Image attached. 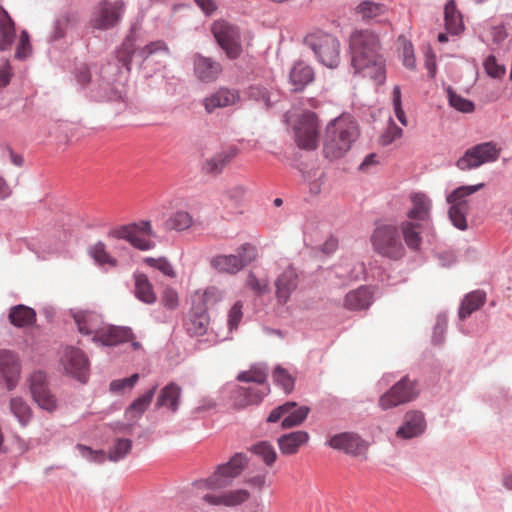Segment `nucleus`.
Segmentation results:
<instances>
[{
	"label": "nucleus",
	"mask_w": 512,
	"mask_h": 512,
	"mask_svg": "<svg viewBox=\"0 0 512 512\" xmlns=\"http://www.w3.org/2000/svg\"><path fill=\"white\" fill-rule=\"evenodd\" d=\"M248 464L243 453H236L227 463L218 465L213 474L193 483L195 495L211 506L236 507L251 496L246 489L223 490L230 486Z\"/></svg>",
	"instance_id": "nucleus-1"
},
{
	"label": "nucleus",
	"mask_w": 512,
	"mask_h": 512,
	"mask_svg": "<svg viewBox=\"0 0 512 512\" xmlns=\"http://www.w3.org/2000/svg\"><path fill=\"white\" fill-rule=\"evenodd\" d=\"M349 48L355 72L383 83L385 70L379 36L368 29L355 30L349 37Z\"/></svg>",
	"instance_id": "nucleus-2"
},
{
	"label": "nucleus",
	"mask_w": 512,
	"mask_h": 512,
	"mask_svg": "<svg viewBox=\"0 0 512 512\" xmlns=\"http://www.w3.org/2000/svg\"><path fill=\"white\" fill-rule=\"evenodd\" d=\"M359 136L357 121L349 115L332 120L325 129L323 154L333 161L342 158Z\"/></svg>",
	"instance_id": "nucleus-3"
},
{
	"label": "nucleus",
	"mask_w": 512,
	"mask_h": 512,
	"mask_svg": "<svg viewBox=\"0 0 512 512\" xmlns=\"http://www.w3.org/2000/svg\"><path fill=\"white\" fill-rule=\"evenodd\" d=\"M304 43L322 65L332 69L339 65L341 43L336 36L317 30L306 35Z\"/></svg>",
	"instance_id": "nucleus-4"
},
{
	"label": "nucleus",
	"mask_w": 512,
	"mask_h": 512,
	"mask_svg": "<svg viewBox=\"0 0 512 512\" xmlns=\"http://www.w3.org/2000/svg\"><path fill=\"white\" fill-rule=\"evenodd\" d=\"M371 244L375 253L392 261L402 259L406 254L399 229L395 225L383 224L374 230Z\"/></svg>",
	"instance_id": "nucleus-5"
},
{
	"label": "nucleus",
	"mask_w": 512,
	"mask_h": 512,
	"mask_svg": "<svg viewBox=\"0 0 512 512\" xmlns=\"http://www.w3.org/2000/svg\"><path fill=\"white\" fill-rule=\"evenodd\" d=\"M108 235L115 239H123L129 242L134 248L141 251H148L155 247L151 240L154 236L150 221H140L128 225L113 228Z\"/></svg>",
	"instance_id": "nucleus-6"
},
{
	"label": "nucleus",
	"mask_w": 512,
	"mask_h": 512,
	"mask_svg": "<svg viewBox=\"0 0 512 512\" xmlns=\"http://www.w3.org/2000/svg\"><path fill=\"white\" fill-rule=\"evenodd\" d=\"M501 147L493 141L483 142L467 149L456 163L460 170H472L498 160Z\"/></svg>",
	"instance_id": "nucleus-7"
},
{
	"label": "nucleus",
	"mask_w": 512,
	"mask_h": 512,
	"mask_svg": "<svg viewBox=\"0 0 512 512\" xmlns=\"http://www.w3.org/2000/svg\"><path fill=\"white\" fill-rule=\"evenodd\" d=\"M213 36L230 59H237L242 53L238 27L224 20L215 21L211 27Z\"/></svg>",
	"instance_id": "nucleus-8"
},
{
	"label": "nucleus",
	"mask_w": 512,
	"mask_h": 512,
	"mask_svg": "<svg viewBox=\"0 0 512 512\" xmlns=\"http://www.w3.org/2000/svg\"><path fill=\"white\" fill-rule=\"evenodd\" d=\"M29 389L33 401L39 408L48 413H54L58 409V400L50 390L47 376L43 371H35L30 375Z\"/></svg>",
	"instance_id": "nucleus-9"
},
{
	"label": "nucleus",
	"mask_w": 512,
	"mask_h": 512,
	"mask_svg": "<svg viewBox=\"0 0 512 512\" xmlns=\"http://www.w3.org/2000/svg\"><path fill=\"white\" fill-rule=\"evenodd\" d=\"M309 413L310 408L308 406H299L294 401H288L274 408L270 412L267 421L270 423H276L282 419L281 428L290 429L303 424Z\"/></svg>",
	"instance_id": "nucleus-10"
},
{
	"label": "nucleus",
	"mask_w": 512,
	"mask_h": 512,
	"mask_svg": "<svg viewBox=\"0 0 512 512\" xmlns=\"http://www.w3.org/2000/svg\"><path fill=\"white\" fill-rule=\"evenodd\" d=\"M417 396L418 391L415 382L404 377L379 398L378 404L382 410H388L410 402Z\"/></svg>",
	"instance_id": "nucleus-11"
},
{
	"label": "nucleus",
	"mask_w": 512,
	"mask_h": 512,
	"mask_svg": "<svg viewBox=\"0 0 512 512\" xmlns=\"http://www.w3.org/2000/svg\"><path fill=\"white\" fill-rule=\"evenodd\" d=\"M318 121L315 113L304 112L294 127L295 141L302 149L313 150L318 145Z\"/></svg>",
	"instance_id": "nucleus-12"
},
{
	"label": "nucleus",
	"mask_w": 512,
	"mask_h": 512,
	"mask_svg": "<svg viewBox=\"0 0 512 512\" xmlns=\"http://www.w3.org/2000/svg\"><path fill=\"white\" fill-rule=\"evenodd\" d=\"M124 2L102 1L93 12L90 24L93 28L99 30H108L113 28L120 21L124 12Z\"/></svg>",
	"instance_id": "nucleus-13"
},
{
	"label": "nucleus",
	"mask_w": 512,
	"mask_h": 512,
	"mask_svg": "<svg viewBox=\"0 0 512 512\" xmlns=\"http://www.w3.org/2000/svg\"><path fill=\"white\" fill-rule=\"evenodd\" d=\"M21 361L17 353L11 350H0V381L8 390H13L20 379Z\"/></svg>",
	"instance_id": "nucleus-14"
},
{
	"label": "nucleus",
	"mask_w": 512,
	"mask_h": 512,
	"mask_svg": "<svg viewBox=\"0 0 512 512\" xmlns=\"http://www.w3.org/2000/svg\"><path fill=\"white\" fill-rule=\"evenodd\" d=\"M65 371L81 382H86L89 373V363L85 354L74 347L65 349L61 358Z\"/></svg>",
	"instance_id": "nucleus-15"
},
{
	"label": "nucleus",
	"mask_w": 512,
	"mask_h": 512,
	"mask_svg": "<svg viewBox=\"0 0 512 512\" xmlns=\"http://www.w3.org/2000/svg\"><path fill=\"white\" fill-rule=\"evenodd\" d=\"M329 446L353 457L365 456L368 449L367 443L357 434L351 432H343L332 436L329 440Z\"/></svg>",
	"instance_id": "nucleus-16"
},
{
	"label": "nucleus",
	"mask_w": 512,
	"mask_h": 512,
	"mask_svg": "<svg viewBox=\"0 0 512 512\" xmlns=\"http://www.w3.org/2000/svg\"><path fill=\"white\" fill-rule=\"evenodd\" d=\"M299 276L294 267L289 265L275 279V297L279 304H286L297 289Z\"/></svg>",
	"instance_id": "nucleus-17"
},
{
	"label": "nucleus",
	"mask_w": 512,
	"mask_h": 512,
	"mask_svg": "<svg viewBox=\"0 0 512 512\" xmlns=\"http://www.w3.org/2000/svg\"><path fill=\"white\" fill-rule=\"evenodd\" d=\"M241 100L240 92L237 89L221 87L214 93L205 97L202 101L205 111L213 113L216 109H223L239 103Z\"/></svg>",
	"instance_id": "nucleus-18"
},
{
	"label": "nucleus",
	"mask_w": 512,
	"mask_h": 512,
	"mask_svg": "<svg viewBox=\"0 0 512 512\" xmlns=\"http://www.w3.org/2000/svg\"><path fill=\"white\" fill-rule=\"evenodd\" d=\"M221 72L222 66L218 61L199 54L194 56V73L201 82H214Z\"/></svg>",
	"instance_id": "nucleus-19"
},
{
	"label": "nucleus",
	"mask_w": 512,
	"mask_h": 512,
	"mask_svg": "<svg viewBox=\"0 0 512 512\" xmlns=\"http://www.w3.org/2000/svg\"><path fill=\"white\" fill-rule=\"evenodd\" d=\"M156 389L157 386H153L149 391L135 399L129 405V407L125 411V417L131 423L122 425L119 429L120 432L131 430L133 423L136 422L142 416V414L150 405L155 395Z\"/></svg>",
	"instance_id": "nucleus-20"
},
{
	"label": "nucleus",
	"mask_w": 512,
	"mask_h": 512,
	"mask_svg": "<svg viewBox=\"0 0 512 512\" xmlns=\"http://www.w3.org/2000/svg\"><path fill=\"white\" fill-rule=\"evenodd\" d=\"M132 339L133 333L130 328L105 325L94 342L104 346H114L123 342L132 341Z\"/></svg>",
	"instance_id": "nucleus-21"
},
{
	"label": "nucleus",
	"mask_w": 512,
	"mask_h": 512,
	"mask_svg": "<svg viewBox=\"0 0 512 512\" xmlns=\"http://www.w3.org/2000/svg\"><path fill=\"white\" fill-rule=\"evenodd\" d=\"M74 320L79 332L84 335H91L93 341L103 328L101 317L94 312H78L74 314Z\"/></svg>",
	"instance_id": "nucleus-22"
},
{
	"label": "nucleus",
	"mask_w": 512,
	"mask_h": 512,
	"mask_svg": "<svg viewBox=\"0 0 512 512\" xmlns=\"http://www.w3.org/2000/svg\"><path fill=\"white\" fill-rule=\"evenodd\" d=\"M412 207L407 212V220L424 222L429 220L431 211V200L423 193H413L410 196Z\"/></svg>",
	"instance_id": "nucleus-23"
},
{
	"label": "nucleus",
	"mask_w": 512,
	"mask_h": 512,
	"mask_svg": "<svg viewBox=\"0 0 512 512\" xmlns=\"http://www.w3.org/2000/svg\"><path fill=\"white\" fill-rule=\"evenodd\" d=\"M425 429V420L421 412L409 411L405 414L404 423L397 430V436L410 439L420 435Z\"/></svg>",
	"instance_id": "nucleus-24"
},
{
	"label": "nucleus",
	"mask_w": 512,
	"mask_h": 512,
	"mask_svg": "<svg viewBox=\"0 0 512 512\" xmlns=\"http://www.w3.org/2000/svg\"><path fill=\"white\" fill-rule=\"evenodd\" d=\"M373 302V292L367 286H361L348 292L344 298V307L351 311L367 309Z\"/></svg>",
	"instance_id": "nucleus-25"
},
{
	"label": "nucleus",
	"mask_w": 512,
	"mask_h": 512,
	"mask_svg": "<svg viewBox=\"0 0 512 512\" xmlns=\"http://www.w3.org/2000/svg\"><path fill=\"white\" fill-rule=\"evenodd\" d=\"M309 438L308 432L299 430L280 436L277 443L283 455H294L309 441Z\"/></svg>",
	"instance_id": "nucleus-26"
},
{
	"label": "nucleus",
	"mask_w": 512,
	"mask_h": 512,
	"mask_svg": "<svg viewBox=\"0 0 512 512\" xmlns=\"http://www.w3.org/2000/svg\"><path fill=\"white\" fill-rule=\"evenodd\" d=\"M186 331L192 336L204 335L209 325V316L204 307L193 304L189 318L185 322Z\"/></svg>",
	"instance_id": "nucleus-27"
},
{
	"label": "nucleus",
	"mask_w": 512,
	"mask_h": 512,
	"mask_svg": "<svg viewBox=\"0 0 512 512\" xmlns=\"http://www.w3.org/2000/svg\"><path fill=\"white\" fill-rule=\"evenodd\" d=\"M399 232L401 231L405 245L413 250L417 251L420 249L422 243V224L419 222L404 220L400 223Z\"/></svg>",
	"instance_id": "nucleus-28"
},
{
	"label": "nucleus",
	"mask_w": 512,
	"mask_h": 512,
	"mask_svg": "<svg viewBox=\"0 0 512 512\" xmlns=\"http://www.w3.org/2000/svg\"><path fill=\"white\" fill-rule=\"evenodd\" d=\"M314 80V71L304 62H297L290 71L289 82L293 91L303 90Z\"/></svg>",
	"instance_id": "nucleus-29"
},
{
	"label": "nucleus",
	"mask_w": 512,
	"mask_h": 512,
	"mask_svg": "<svg viewBox=\"0 0 512 512\" xmlns=\"http://www.w3.org/2000/svg\"><path fill=\"white\" fill-rule=\"evenodd\" d=\"M269 389L265 390L237 387L233 390L234 404L238 408H244L249 405L258 404L263 397L268 393Z\"/></svg>",
	"instance_id": "nucleus-30"
},
{
	"label": "nucleus",
	"mask_w": 512,
	"mask_h": 512,
	"mask_svg": "<svg viewBox=\"0 0 512 512\" xmlns=\"http://www.w3.org/2000/svg\"><path fill=\"white\" fill-rule=\"evenodd\" d=\"M237 155L236 148H229L216 153L207 159L203 164V170L207 174L217 175L223 171L225 166Z\"/></svg>",
	"instance_id": "nucleus-31"
},
{
	"label": "nucleus",
	"mask_w": 512,
	"mask_h": 512,
	"mask_svg": "<svg viewBox=\"0 0 512 512\" xmlns=\"http://www.w3.org/2000/svg\"><path fill=\"white\" fill-rule=\"evenodd\" d=\"M180 396V386L171 382L161 389L156 405L157 407H167L172 412H176L180 404Z\"/></svg>",
	"instance_id": "nucleus-32"
},
{
	"label": "nucleus",
	"mask_w": 512,
	"mask_h": 512,
	"mask_svg": "<svg viewBox=\"0 0 512 512\" xmlns=\"http://www.w3.org/2000/svg\"><path fill=\"white\" fill-rule=\"evenodd\" d=\"M134 281V293L136 298L146 304L155 303L157 296L148 277L143 273H135Z\"/></svg>",
	"instance_id": "nucleus-33"
},
{
	"label": "nucleus",
	"mask_w": 512,
	"mask_h": 512,
	"mask_svg": "<svg viewBox=\"0 0 512 512\" xmlns=\"http://www.w3.org/2000/svg\"><path fill=\"white\" fill-rule=\"evenodd\" d=\"M486 302V293L482 290H475L468 293L462 300L459 308V318L464 320L473 312L480 309Z\"/></svg>",
	"instance_id": "nucleus-34"
},
{
	"label": "nucleus",
	"mask_w": 512,
	"mask_h": 512,
	"mask_svg": "<svg viewBox=\"0 0 512 512\" xmlns=\"http://www.w3.org/2000/svg\"><path fill=\"white\" fill-rule=\"evenodd\" d=\"M444 20L446 30L450 34L458 35L464 30L462 15L453 0H449L445 5Z\"/></svg>",
	"instance_id": "nucleus-35"
},
{
	"label": "nucleus",
	"mask_w": 512,
	"mask_h": 512,
	"mask_svg": "<svg viewBox=\"0 0 512 512\" xmlns=\"http://www.w3.org/2000/svg\"><path fill=\"white\" fill-rule=\"evenodd\" d=\"M9 409L21 427H27L31 423L33 410L22 397H12L9 401Z\"/></svg>",
	"instance_id": "nucleus-36"
},
{
	"label": "nucleus",
	"mask_w": 512,
	"mask_h": 512,
	"mask_svg": "<svg viewBox=\"0 0 512 512\" xmlns=\"http://www.w3.org/2000/svg\"><path fill=\"white\" fill-rule=\"evenodd\" d=\"M484 187V183L460 186L453 190L446 198L450 206L469 209L467 198Z\"/></svg>",
	"instance_id": "nucleus-37"
},
{
	"label": "nucleus",
	"mask_w": 512,
	"mask_h": 512,
	"mask_svg": "<svg viewBox=\"0 0 512 512\" xmlns=\"http://www.w3.org/2000/svg\"><path fill=\"white\" fill-rule=\"evenodd\" d=\"M210 264L218 272L232 275L243 269L240 258L235 254L217 255L211 259Z\"/></svg>",
	"instance_id": "nucleus-38"
},
{
	"label": "nucleus",
	"mask_w": 512,
	"mask_h": 512,
	"mask_svg": "<svg viewBox=\"0 0 512 512\" xmlns=\"http://www.w3.org/2000/svg\"><path fill=\"white\" fill-rule=\"evenodd\" d=\"M15 39L14 22L8 13L2 9L0 14V51L11 47Z\"/></svg>",
	"instance_id": "nucleus-39"
},
{
	"label": "nucleus",
	"mask_w": 512,
	"mask_h": 512,
	"mask_svg": "<svg viewBox=\"0 0 512 512\" xmlns=\"http://www.w3.org/2000/svg\"><path fill=\"white\" fill-rule=\"evenodd\" d=\"M355 11L363 20H372L386 15L387 7L382 3L366 0L360 2Z\"/></svg>",
	"instance_id": "nucleus-40"
},
{
	"label": "nucleus",
	"mask_w": 512,
	"mask_h": 512,
	"mask_svg": "<svg viewBox=\"0 0 512 512\" xmlns=\"http://www.w3.org/2000/svg\"><path fill=\"white\" fill-rule=\"evenodd\" d=\"M9 319L14 326L25 327L35 322L36 313L32 308L18 305L10 310Z\"/></svg>",
	"instance_id": "nucleus-41"
},
{
	"label": "nucleus",
	"mask_w": 512,
	"mask_h": 512,
	"mask_svg": "<svg viewBox=\"0 0 512 512\" xmlns=\"http://www.w3.org/2000/svg\"><path fill=\"white\" fill-rule=\"evenodd\" d=\"M224 299V292L218 287L210 286L207 287L203 293L197 292L193 298V304L198 307H204L207 309L208 306H213Z\"/></svg>",
	"instance_id": "nucleus-42"
},
{
	"label": "nucleus",
	"mask_w": 512,
	"mask_h": 512,
	"mask_svg": "<svg viewBox=\"0 0 512 512\" xmlns=\"http://www.w3.org/2000/svg\"><path fill=\"white\" fill-rule=\"evenodd\" d=\"M193 225V217L184 210H178L172 213L165 221L167 230L185 231Z\"/></svg>",
	"instance_id": "nucleus-43"
},
{
	"label": "nucleus",
	"mask_w": 512,
	"mask_h": 512,
	"mask_svg": "<svg viewBox=\"0 0 512 512\" xmlns=\"http://www.w3.org/2000/svg\"><path fill=\"white\" fill-rule=\"evenodd\" d=\"M133 443L130 439L117 438L113 446L107 452V458L111 462H118L125 458L132 450Z\"/></svg>",
	"instance_id": "nucleus-44"
},
{
	"label": "nucleus",
	"mask_w": 512,
	"mask_h": 512,
	"mask_svg": "<svg viewBox=\"0 0 512 512\" xmlns=\"http://www.w3.org/2000/svg\"><path fill=\"white\" fill-rule=\"evenodd\" d=\"M267 376L268 373L265 367L252 366L249 370L240 372L237 376V380L241 382L264 384L266 383Z\"/></svg>",
	"instance_id": "nucleus-45"
},
{
	"label": "nucleus",
	"mask_w": 512,
	"mask_h": 512,
	"mask_svg": "<svg viewBox=\"0 0 512 512\" xmlns=\"http://www.w3.org/2000/svg\"><path fill=\"white\" fill-rule=\"evenodd\" d=\"M251 451L261 457L264 463L272 466L277 459L274 447L267 441L259 442L251 447Z\"/></svg>",
	"instance_id": "nucleus-46"
},
{
	"label": "nucleus",
	"mask_w": 512,
	"mask_h": 512,
	"mask_svg": "<svg viewBox=\"0 0 512 512\" xmlns=\"http://www.w3.org/2000/svg\"><path fill=\"white\" fill-rule=\"evenodd\" d=\"M90 254L93 259L100 265L108 264L112 267H115L117 264L116 259H114L107 251L106 246L102 242L96 243L90 250Z\"/></svg>",
	"instance_id": "nucleus-47"
},
{
	"label": "nucleus",
	"mask_w": 512,
	"mask_h": 512,
	"mask_svg": "<svg viewBox=\"0 0 512 512\" xmlns=\"http://www.w3.org/2000/svg\"><path fill=\"white\" fill-rule=\"evenodd\" d=\"M246 286L258 296H262L270 291L268 279L258 278L253 272L248 274Z\"/></svg>",
	"instance_id": "nucleus-48"
},
{
	"label": "nucleus",
	"mask_w": 512,
	"mask_h": 512,
	"mask_svg": "<svg viewBox=\"0 0 512 512\" xmlns=\"http://www.w3.org/2000/svg\"><path fill=\"white\" fill-rule=\"evenodd\" d=\"M448 97L450 105L460 112L471 113L475 109L474 103L472 101L463 98L451 89H448Z\"/></svg>",
	"instance_id": "nucleus-49"
},
{
	"label": "nucleus",
	"mask_w": 512,
	"mask_h": 512,
	"mask_svg": "<svg viewBox=\"0 0 512 512\" xmlns=\"http://www.w3.org/2000/svg\"><path fill=\"white\" fill-rule=\"evenodd\" d=\"M273 378L276 384L280 385L286 393H289L294 388V379L292 376L281 367L274 370Z\"/></svg>",
	"instance_id": "nucleus-50"
},
{
	"label": "nucleus",
	"mask_w": 512,
	"mask_h": 512,
	"mask_svg": "<svg viewBox=\"0 0 512 512\" xmlns=\"http://www.w3.org/2000/svg\"><path fill=\"white\" fill-rule=\"evenodd\" d=\"M468 211H469V209L450 206L449 211H448L449 218H450L452 224L456 228H458L460 230L467 229L466 215H467Z\"/></svg>",
	"instance_id": "nucleus-51"
},
{
	"label": "nucleus",
	"mask_w": 512,
	"mask_h": 512,
	"mask_svg": "<svg viewBox=\"0 0 512 512\" xmlns=\"http://www.w3.org/2000/svg\"><path fill=\"white\" fill-rule=\"evenodd\" d=\"M243 303L241 301H236L234 305L230 308L228 312V328L230 331L236 330L242 320L243 317Z\"/></svg>",
	"instance_id": "nucleus-52"
},
{
	"label": "nucleus",
	"mask_w": 512,
	"mask_h": 512,
	"mask_svg": "<svg viewBox=\"0 0 512 512\" xmlns=\"http://www.w3.org/2000/svg\"><path fill=\"white\" fill-rule=\"evenodd\" d=\"M140 55L146 59L149 56L155 55V54H168L169 48L166 45L164 41L158 40L151 42L144 46L140 51Z\"/></svg>",
	"instance_id": "nucleus-53"
},
{
	"label": "nucleus",
	"mask_w": 512,
	"mask_h": 512,
	"mask_svg": "<svg viewBox=\"0 0 512 512\" xmlns=\"http://www.w3.org/2000/svg\"><path fill=\"white\" fill-rule=\"evenodd\" d=\"M77 449L84 458L91 462L102 464L108 459L107 453H105L103 450L94 451L91 448L82 444H78Z\"/></svg>",
	"instance_id": "nucleus-54"
},
{
	"label": "nucleus",
	"mask_w": 512,
	"mask_h": 512,
	"mask_svg": "<svg viewBox=\"0 0 512 512\" xmlns=\"http://www.w3.org/2000/svg\"><path fill=\"white\" fill-rule=\"evenodd\" d=\"M235 256H238L242 262V268H244L247 264L254 261L257 257V250L255 246L246 243L241 245L237 249V254Z\"/></svg>",
	"instance_id": "nucleus-55"
},
{
	"label": "nucleus",
	"mask_w": 512,
	"mask_h": 512,
	"mask_svg": "<svg viewBox=\"0 0 512 512\" xmlns=\"http://www.w3.org/2000/svg\"><path fill=\"white\" fill-rule=\"evenodd\" d=\"M246 188L242 185H234L228 188L223 194V202L238 204L244 198Z\"/></svg>",
	"instance_id": "nucleus-56"
},
{
	"label": "nucleus",
	"mask_w": 512,
	"mask_h": 512,
	"mask_svg": "<svg viewBox=\"0 0 512 512\" xmlns=\"http://www.w3.org/2000/svg\"><path fill=\"white\" fill-rule=\"evenodd\" d=\"M486 73L493 78H501L505 74V67L497 63L494 56H488L484 61Z\"/></svg>",
	"instance_id": "nucleus-57"
},
{
	"label": "nucleus",
	"mask_w": 512,
	"mask_h": 512,
	"mask_svg": "<svg viewBox=\"0 0 512 512\" xmlns=\"http://www.w3.org/2000/svg\"><path fill=\"white\" fill-rule=\"evenodd\" d=\"M31 53V45L29 34L27 31H22L20 34L19 43L15 52V57L19 60L26 59Z\"/></svg>",
	"instance_id": "nucleus-58"
},
{
	"label": "nucleus",
	"mask_w": 512,
	"mask_h": 512,
	"mask_svg": "<svg viewBox=\"0 0 512 512\" xmlns=\"http://www.w3.org/2000/svg\"><path fill=\"white\" fill-rule=\"evenodd\" d=\"M392 94H393L392 95L393 96V108H394L395 116L401 122L402 125L407 126L408 121H407L405 112L402 109V105H401V89H400V87L394 86Z\"/></svg>",
	"instance_id": "nucleus-59"
},
{
	"label": "nucleus",
	"mask_w": 512,
	"mask_h": 512,
	"mask_svg": "<svg viewBox=\"0 0 512 512\" xmlns=\"http://www.w3.org/2000/svg\"><path fill=\"white\" fill-rule=\"evenodd\" d=\"M402 136V129L394 122H390L385 132L380 137V144L383 146L391 144Z\"/></svg>",
	"instance_id": "nucleus-60"
},
{
	"label": "nucleus",
	"mask_w": 512,
	"mask_h": 512,
	"mask_svg": "<svg viewBox=\"0 0 512 512\" xmlns=\"http://www.w3.org/2000/svg\"><path fill=\"white\" fill-rule=\"evenodd\" d=\"M138 379L139 375L135 373L128 378L114 380L110 383V390L117 393L124 390L125 388L131 389L137 383Z\"/></svg>",
	"instance_id": "nucleus-61"
},
{
	"label": "nucleus",
	"mask_w": 512,
	"mask_h": 512,
	"mask_svg": "<svg viewBox=\"0 0 512 512\" xmlns=\"http://www.w3.org/2000/svg\"><path fill=\"white\" fill-rule=\"evenodd\" d=\"M248 97L256 101H263L265 105L269 106V93L266 88L259 85H253L248 88Z\"/></svg>",
	"instance_id": "nucleus-62"
},
{
	"label": "nucleus",
	"mask_w": 512,
	"mask_h": 512,
	"mask_svg": "<svg viewBox=\"0 0 512 512\" xmlns=\"http://www.w3.org/2000/svg\"><path fill=\"white\" fill-rule=\"evenodd\" d=\"M133 52V43L129 39L123 43L122 48L118 52L117 57L119 61L127 68H129Z\"/></svg>",
	"instance_id": "nucleus-63"
},
{
	"label": "nucleus",
	"mask_w": 512,
	"mask_h": 512,
	"mask_svg": "<svg viewBox=\"0 0 512 512\" xmlns=\"http://www.w3.org/2000/svg\"><path fill=\"white\" fill-rule=\"evenodd\" d=\"M162 303L169 309H175L178 306V294L174 289L166 288L162 295Z\"/></svg>",
	"instance_id": "nucleus-64"
}]
</instances>
